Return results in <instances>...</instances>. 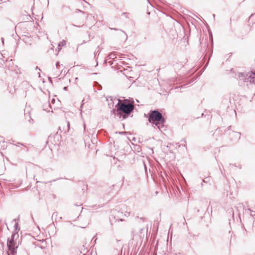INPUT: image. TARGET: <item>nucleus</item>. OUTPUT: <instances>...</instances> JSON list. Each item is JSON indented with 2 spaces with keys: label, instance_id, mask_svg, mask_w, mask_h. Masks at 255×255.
<instances>
[{
  "label": "nucleus",
  "instance_id": "nucleus-33",
  "mask_svg": "<svg viewBox=\"0 0 255 255\" xmlns=\"http://www.w3.org/2000/svg\"><path fill=\"white\" fill-rule=\"evenodd\" d=\"M147 0L148 2V3H150L149 0Z\"/></svg>",
  "mask_w": 255,
  "mask_h": 255
},
{
  "label": "nucleus",
  "instance_id": "nucleus-5",
  "mask_svg": "<svg viewBox=\"0 0 255 255\" xmlns=\"http://www.w3.org/2000/svg\"><path fill=\"white\" fill-rule=\"evenodd\" d=\"M229 134L232 135L234 136L235 140H238L240 138L241 133L238 132H235L233 130L230 132Z\"/></svg>",
  "mask_w": 255,
  "mask_h": 255
},
{
  "label": "nucleus",
  "instance_id": "nucleus-3",
  "mask_svg": "<svg viewBox=\"0 0 255 255\" xmlns=\"http://www.w3.org/2000/svg\"><path fill=\"white\" fill-rule=\"evenodd\" d=\"M15 233H13L11 238H8L7 242V247L8 251L11 255H15L16 254V249L18 247L16 243L14 241Z\"/></svg>",
  "mask_w": 255,
  "mask_h": 255
},
{
  "label": "nucleus",
  "instance_id": "nucleus-20",
  "mask_svg": "<svg viewBox=\"0 0 255 255\" xmlns=\"http://www.w3.org/2000/svg\"><path fill=\"white\" fill-rule=\"evenodd\" d=\"M67 89V87H63V90H65V91H66Z\"/></svg>",
  "mask_w": 255,
  "mask_h": 255
},
{
  "label": "nucleus",
  "instance_id": "nucleus-19",
  "mask_svg": "<svg viewBox=\"0 0 255 255\" xmlns=\"http://www.w3.org/2000/svg\"><path fill=\"white\" fill-rule=\"evenodd\" d=\"M229 166H230V167H232L233 166H235V165H233V164H230Z\"/></svg>",
  "mask_w": 255,
  "mask_h": 255
},
{
  "label": "nucleus",
  "instance_id": "nucleus-1",
  "mask_svg": "<svg viewBox=\"0 0 255 255\" xmlns=\"http://www.w3.org/2000/svg\"><path fill=\"white\" fill-rule=\"evenodd\" d=\"M119 102L116 105L117 109H113L111 111L112 114L117 116L119 118H123V120L128 117V115L133 111L134 105L129 103L127 100L122 102L118 100Z\"/></svg>",
  "mask_w": 255,
  "mask_h": 255
},
{
  "label": "nucleus",
  "instance_id": "nucleus-32",
  "mask_svg": "<svg viewBox=\"0 0 255 255\" xmlns=\"http://www.w3.org/2000/svg\"><path fill=\"white\" fill-rule=\"evenodd\" d=\"M143 230V229H141L140 233H141V231Z\"/></svg>",
  "mask_w": 255,
  "mask_h": 255
},
{
  "label": "nucleus",
  "instance_id": "nucleus-21",
  "mask_svg": "<svg viewBox=\"0 0 255 255\" xmlns=\"http://www.w3.org/2000/svg\"><path fill=\"white\" fill-rule=\"evenodd\" d=\"M36 69H38L39 71H40V69H39L37 66L36 67Z\"/></svg>",
  "mask_w": 255,
  "mask_h": 255
},
{
  "label": "nucleus",
  "instance_id": "nucleus-28",
  "mask_svg": "<svg viewBox=\"0 0 255 255\" xmlns=\"http://www.w3.org/2000/svg\"><path fill=\"white\" fill-rule=\"evenodd\" d=\"M254 74H255V71H254Z\"/></svg>",
  "mask_w": 255,
  "mask_h": 255
},
{
  "label": "nucleus",
  "instance_id": "nucleus-24",
  "mask_svg": "<svg viewBox=\"0 0 255 255\" xmlns=\"http://www.w3.org/2000/svg\"><path fill=\"white\" fill-rule=\"evenodd\" d=\"M116 211V210H114V211H113V214H115V212Z\"/></svg>",
  "mask_w": 255,
  "mask_h": 255
},
{
  "label": "nucleus",
  "instance_id": "nucleus-31",
  "mask_svg": "<svg viewBox=\"0 0 255 255\" xmlns=\"http://www.w3.org/2000/svg\"><path fill=\"white\" fill-rule=\"evenodd\" d=\"M219 168H220V170H221V168L220 166H219Z\"/></svg>",
  "mask_w": 255,
  "mask_h": 255
},
{
  "label": "nucleus",
  "instance_id": "nucleus-12",
  "mask_svg": "<svg viewBox=\"0 0 255 255\" xmlns=\"http://www.w3.org/2000/svg\"><path fill=\"white\" fill-rule=\"evenodd\" d=\"M57 215H58L57 212H54L52 215V220H53L54 218H55L56 219Z\"/></svg>",
  "mask_w": 255,
  "mask_h": 255
},
{
  "label": "nucleus",
  "instance_id": "nucleus-18",
  "mask_svg": "<svg viewBox=\"0 0 255 255\" xmlns=\"http://www.w3.org/2000/svg\"><path fill=\"white\" fill-rule=\"evenodd\" d=\"M85 251H86V253L87 252V250L85 248L84 249V253H83V255H85V253H84Z\"/></svg>",
  "mask_w": 255,
  "mask_h": 255
},
{
  "label": "nucleus",
  "instance_id": "nucleus-26",
  "mask_svg": "<svg viewBox=\"0 0 255 255\" xmlns=\"http://www.w3.org/2000/svg\"><path fill=\"white\" fill-rule=\"evenodd\" d=\"M221 128H218L219 130L220 131H222V130H221Z\"/></svg>",
  "mask_w": 255,
  "mask_h": 255
},
{
  "label": "nucleus",
  "instance_id": "nucleus-17",
  "mask_svg": "<svg viewBox=\"0 0 255 255\" xmlns=\"http://www.w3.org/2000/svg\"><path fill=\"white\" fill-rule=\"evenodd\" d=\"M72 25H73L74 26H76V27H81V26H77V25H75V24H72ZM84 26V24H83L82 25H81V26Z\"/></svg>",
  "mask_w": 255,
  "mask_h": 255
},
{
  "label": "nucleus",
  "instance_id": "nucleus-25",
  "mask_svg": "<svg viewBox=\"0 0 255 255\" xmlns=\"http://www.w3.org/2000/svg\"><path fill=\"white\" fill-rule=\"evenodd\" d=\"M67 126H68V127H69V126H70V124H69V122H68V123H67Z\"/></svg>",
  "mask_w": 255,
  "mask_h": 255
},
{
  "label": "nucleus",
  "instance_id": "nucleus-14",
  "mask_svg": "<svg viewBox=\"0 0 255 255\" xmlns=\"http://www.w3.org/2000/svg\"><path fill=\"white\" fill-rule=\"evenodd\" d=\"M128 14H129V13H128V12H123L122 13V15H124L125 16H126V17H128Z\"/></svg>",
  "mask_w": 255,
  "mask_h": 255
},
{
  "label": "nucleus",
  "instance_id": "nucleus-22",
  "mask_svg": "<svg viewBox=\"0 0 255 255\" xmlns=\"http://www.w3.org/2000/svg\"><path fill=\"white\" fill-rule=\"evenodd\" d=\"M46 105H47L49 107H50V104L49 103H47Z\"/></svg>",
  "mask_w": 255,
  "mask_h": 255
},
{
  "label": "nucleus",
  "instance_id": "nucleus-4",
  "mask_svg": "<svg viewBox=\"0 0 255 255\" xmlns=\"http://www.w3.org/2000/svg\"><path fill=\"white\" fill-rule=\"evenodd\" d=\"M251 69V73L248 72L245 74H242L241 77H243V80L245 82L255 84V74H254V71H255V63L252 65Z\"/></svg>",
  "mask_w": 255,
  "mask_h": 255
},
{
  "label": "nucleus",
  "instance_id": "nucleus-27",
  "mask_svg": "<svg viewBox=\"0 0 255 255\" xmlns=\"http://www.w3.org/2000/svg\"><path fill=\"white\" fill-rule=\"evenodd\" d=\"M221 128H218L219 130L220 131H222V130H221Z\"/></svg>",
  "mask_w": 255,
  "mask_h": 255
},
{
  "label": "nucleus",
  "instance_id": "nucleus-30",
  "mask_svg": "<svg viewBox=\"0 0 255 255\" xmlns=\"http://www.w3.org/2000/svg\"><path fill=\"white\" fill-rule=\"evenodd\" d=\"M84 129H85V125H84Z\"/></svg>",
  "mask_w": 255,
  "mask_h": 255
},
{
  "label": "nucleus",
  "instance_id": "nucleus-6",
  "mask_svg": "<svg viewBox=\"0 0 255 255\" xmlns=\"http://www.w3.org/2000/svg\"><path fill=\"white\" fill-rule=\"evenodd\" d=\"M245 212L246 213L249 214L255 220V214H253V213L254 212L253 210L250 208H248L245 210Z\"/></svg>",
  "mask_w": 255,
  "mask_h": 255
},
{
  "label": "nucleus",
  "instance_id": "nucleus-8",
  "mask_svg": "<svg viewBox=\"0 0 255 255\" xmlns=\"http://www.w3.org/2000/svg\"><path fill=\"white\" fill-rule=\"evenodd\" d=\"M13 221H14L15 222V223L14 224V229H15V231H16L17 232L18 231H19V229H20L18 228V222H16V220H14Z\"/></svg>",
  "mask_w": 255,
  "mask_h": 255
},
{
  "label": "nucleus",
  "instance_id": "nucleus-29",
  "mask_svg": "<svg viewBox=\"0 0 255 255\" xmlns=\"http://www.w3.org/2000/svg\"><path fill=\"white\" fill-rule=\"evenodd\" d=\"M213 17H215V14H213Z\"/></svg>",
  "mask_w": 255,
  "mask_h": 255
},
{
  "label": "nucleus",
  "instance_id": "nucleus-13",
  "mask_svg": "<svg viewBox=\"0 0 255 255\" xmlns=\"http://www.w3.org/2000/svg\"><path fill=\"white\" fill-rule=\"evenodd\" d=\"M181 141L184 143V144L183 145V146L184 147H186V141L185 139H182L181 140Z\"/></svg>",
  "mask_w": 255,
  "mask_h": 255
},
{
  "label": "nucleus",
  "instance_id": "nucleus-2",
  "mask_svg": "<svg viewBox=\"0 0 255 255\" xmlns=\"http://www.w3.org/2000/svg\"><path fill=\"white\" fill-rule=\"evenodd\" d=\"M148 121L150 123L152 124V126L157 127L160 129L159 124H164L165 122V120L164 117L158 110H151L147 115Z\"/></svg>",
  "mask_w": 255,
  "mask_h": 255
},
{
  "label": "nucleus",
  "instance_id": "nucleus-9",
  "mask_svg": "<svg viewBox=\"0 0 255 255\" xmlns=\"http://www.w3.org/2000/svg\"><path fill=\"white\" fill-rule=\"evenodd\" d=\"M108 57H109V59H114L116 58V54L114 53H112L108 55Z\"/></svg>",
  "mask_w": 255,
  "mask_h": 255
},
{
  "label": "nucleus",
  "instance_id": "nucleus-11",
  "mask_svg": "<svg viewBox=\"0 0 255 255\" xmlns=\"http://www.w3.org/2000/svg\"><path fill=\"white\" fill-rule=\"evenodd\" d=\"M66 44V41L64 40H62V42H61L60 43H59L58 44V46L60 47V46H64V45H65Z\"/></svg>",
  "mask_w": 255,
  "mask_h": 255
},
{
  "label": "nucleus",
  "instance_id": "nucleus-23",
  "mask_svg": "<svg viewBox=\"0 0 255 255\" xmlns=\"http://www.w3.org/2000/svg\"><path fill=\"white\" fill-rule=\"evenodd\" d=\"M119 133H120V134H123V133H124V132H123V131L120 132H119Z\"/></svg>",
  "mask_w": 255,
  "mask_h": 255
},
{
  "label": "nucleus",
  "instance_id": "nucleus-15",
  "mask_svg": "<svg viewBox=\"0 0 255 255\" xmlns=\"http://www.w3.org/2000/svg\"><path fill=\"white\" fill-rule=\"evenodd\" d=\"M59 66H60V63H59V62H57L56 63V68H58Z\"/></svg>",
  "mask_w": 255,
  "mask_h": 255
},
{
  "label": "nucleus",
  "instance_id": "nucleus-16",
  "mask_svg": "<svg viewBox=\"0 0 255 255\" xmlns=\"http://www.w3.org/2000/svg\"><path fill=\"white\" fill-rule=\"evenodd\" d=\"M231 126L227 128V130H226V129H225V131H226V132H227V131H228L230 130V129H231Z\"/></svg>",
  "mask_w": 255,
  "mask_h": 255
},
{
  "label": "nucleus",
  "instance_id": "nucleus-7",
  "mask_svg": "<svg viewBox=\"0 0 255 255\" xmlns=\"http://www.w3.org/2000/svg\"><path fill=\"white\" fill-rule=\"evenodd\" d=\"M110 29H114V30H119V31H120L122 33H123L124 35L126 37V39H127L128 38V35L127 34V33L124 31L123 30H122V29H118V28H110Z\"/></svg>",
  "mask_w": 255,
  "mask_h": 255
},
{
  "label": "nucleus",
  "instance_id": "nucleus-10",
  "mask_svg": "<svg viewBox=\"0 0 255 255\" xmlns=\"http://www.w3.org/2000/svg\"><path fill=\"white\" fill-rule=\"evenodd\" d=\"M95 86L97 87V89L98 90H101L102 89V86L100 85L98 82H95Z\"/></svg>",
  "mask_w": 255,
  "mask_h": 255
}]
</instances>
